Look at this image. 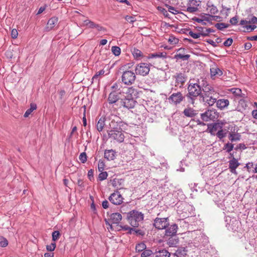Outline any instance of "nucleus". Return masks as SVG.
<instances>
[{"mask_svg":"<svg viewBox=\"0 0 257 257\" xmlns=\"http://www.w3.org/2000/svg\"><path fill=\"white\" fill-rule=\"evenodd\" d=\"M108 125H106L107 132L109 138L121 143L124 141V136L121 126L124 124L120 118L116 115H111L109 118Z\"/></svg>","mask_w":257,"mask_h":257,"instance_id":"nucleus-1","label":"nucleus"},{"mask_svg":"<svg viewBox=\"0 0 257 257\" xmlns=\"http://www.w3.org/2000/svg\"><path fill=\"white\" fill-rule=\"evenodd\" d=\"M144 214L139 211L132 210L127 214V220L133 227H138L144 220Z\"/></svg>","mask_w":257,"mask_h":257,"instance_id":"nucleus-2","label":"nucleus"},{"mask_svg":"<svg viewBox=\"0 0 257 257\" xmlns=\"http://www.w3.org/2000/svg\"><path fill=\"white\" fill-rule=\"evenodd\" d=\"M187 89L188 91L187 96L191 99L190 102L193 104L194 99L201 94V88L196 83H190Z\"/></svg>","mask_w":257,"mask_h":257,"instance_id":"nucleus-3","label":"nucleus"},{"mask_svg":"<svg viewBox=\"0 0 257 257\" xmlns=\"http://www.w3.org/2000/svg\"><path fill=\"white\" fill-rule=\"evenodd\" d=\"M121 219L122 216L121 214L119 213H113L110 214L109 216V220L106 219H105L104 220L105 224L107 225L106 227L107 229L109 231L115 230L114 226L112 224H118Z\"/></svg>","mask_w":257,"mask_h":257,"instance_id":"nucleus-4","label":"nucleus"},{"mask_svg":"<svg viewBox=\"0 0 257 257\" xmlns=\"http://www.w3.org/2000/svg\"><path fill=\"white\" fill-rule=\"evenodd\" d=\"M136 78L135 73L131 70H126L123 72L121 76V81L125 85L133 84Z\"/></svg>","mask_w":257,"mask_h":257,"instance_id":"nucleus-5","label":"nucleus"},{"mask_svg":"<svg viewBox=\"0 0 257 257\" xmlns=\"http://www.w3.org/2000/svg\"><path fill=\"white\" fill-rule=\"evenodd\" d=\"M150 64L141 63L136 65L135 68L136 73L142 76L147 75L150 70Z\"/></svg>","mask_w":257,"mask_h":257,"instance_id":"nucleus-6","label":"nucleus"},{"mask_svg":"<svg viewBox=\"0 0 257 257\" xmlns=\"http://www.w3.org/2000/svg\"><path fill=\"white\" fill-rule=\"evenodd\" d=\"M225 222L226 223V227L228 229L233 231H237L240 224V222L235 218H231L229 216L226 217Z\"/></svg>","mask_w":257,"mask_h":257,"instance_id":"nucleus-7","label":"nucleus"},{"mask_svg":"<svg viewBox=\"0 0 257 257\" xmlns=\"http://www.w3.org/2000/svg\"><path fill=\"white\" fill-rule=\"evenodd\" d=\"M233 127H234V126L233 124H228L225 125V124L223 126L221 127V129L219 130L218 132L215 135L217 138L219 139L220 141H222L224 138H225L227 134L231 128L232 129Z\"/></svg>","mask_w":257,"mask_h":257,"instance_id":"nucleus-8","label":"nucleus"},{"mask_svg":"<svg viewBox=\"0 0 257 257\" xmlns=\"http://www.w3.org/2000/svg\"><path fill=\"white\" fill-rule=\"evenodd\" d=\"M169 225V221L167 218H156L154 220V225L158 229L166 228Z\"/></svg>","mask_w":257,"mask_h":257,"instance_id":"nucleus-9","label":"nucleus"},{"mask_svg":"<svg viewBox=\"0 0 257 257\" xmlns=\"http://www.w3.org/2000/svg\"><path fill=\"white\" fill-rule=\"evenodd\" d=\"M123 197L118 191L112 193L109 197V200L114 205H119L123 202Z\"/></svg>","mask_w":257,"mask_h":257,"instance_id":"nucleus-10","label":"nucleus"},{"mask_svg":"<svg viewBox=\"0 0 257 257\" xmlns=\"http://www.w3.org/2000/svg\"><path fill=\"white\" fill-rule=\"evenodd\" d=\"M210 71V77L212 79L219 78L223 74L222 70H220L215 64H213L211 66Z\"/></svg>","mask_w":257,"mask_h":257,"instance_id":"nucleus-11","label":"nucleus"},{"mask_svg":"<svg viewBox=\"0 0 257 257\" xmlns=\"http://www.w3.org/2000/svg\"><path fill=\"white\" fill-rule=\"evenodd\" d=\"M224 124V123L222 121L213 123L212 124L208 125V129L209 130V132L211 135L215 136Z\"/></svg>","mask_w":257,"mask_h":257,"instance_id":"nucleus-12","label":"nucleus"},{"mask_svg":"<svg viewBox=\"0 0 257 257\" xmlns=\"http://www.w3.org/2000/svg\"><path fill=\"white\" fill-rule=\"evenodd\" d=\"M184 97L182 94L180 92L173 93L170 95L168 99L171 103L177 105L179 104L183 100Z\"/></svg>","mask_w":257,"mask_h":257,"instance_id":"nucleus-13","label":"nucleus"},{"mask_svg":"<svg viewBox=\"0 0 257 257\" xmlns=\"http://www.w3.org/2000/svg\"><path fill=\"white\" fill-rule=\"evenodd\" d=\"M239 165L240 163L237 159L232 158L228 161V169L230 172L233 174H237L236 169Z\"/></svg>","mask_w":257,"mask_h":257,"instance_id":"nucleus-14","label":"nucleus"},{"mask_svg":"<svg viewBox=\"0 0 257 257\" xmlns=\"http://www.w3.org/2000/svg\"><path fill=\"white\" fill-rule=\"evenodd\" d=\"M218 93L216 92L215 94L206 95V96L202 98L205 103L207 104L209 106H212L216 102L217 98H218Z\"/></svg>","mask_w":257,"mask_h":257,"instance_id":"nucleus-15","label":"nucleus"},{"mask_svg":"<svg viewBox=\"0 0 257 257\" xmlns=\"http://www.w3.org/2000/svg\"><path fill=\"white\" fill-rule=\"evenodd\" d=\"M200 2L197 0L190 1L187 4V11L190 13H194L198 10V7L200 5Z\"/></svg>","mask_w":257,"mask_h":257,"instance_id":"nucleus-16","label":"nucleus"},{"mask_svg":"<svg viewBox=\"0 0 257 257\" xmlns=\"http://www.w3.org/2000/svg\"><path fill=\"white\" fill-rule=\"evenodd\" d=\"M201 117L205 121L212 120L215 117V112L212 110H208L204 113L201 114Z\"/></svg>","mask_w":257,"mask_h":257,"instance_id":"nucleus-17","label":"nucleus"},{"mask_svg":"<svg viewBox=\"0 0 257 257\" xmlns=\"http://www.w3.org/2000/svg\"><path fill=\"white\" fill-rule=\"evenodd\" d=\"M233 128V131L231 128L230 130V132L228 135V139L231 143L239 141L241 139V135L235 132V127Z\"/></svg>","mask_w":257,"mask_h":257,"instance_id":"nucleus-18","label":"nucleus"},{"mask_svg":"<svg viewBox=\"0 0 257 257\" xmlns=\"http://www.w3.org/2000/svg\"><path fill=\"white\" fill-rule=\"evenodd\" d=\"M203 93L201 94V97L204 96L210 95L212 94H215L216 91L214 88L210 85H206L202 87Z\"/></svg>","mask_w":257,"mask_h":257,"instance_id":"nucleus-19","label":"nucleus"},{"mask_svg":"<svg viewBox=\"0 0 257 257\" xmlns=\"http://www.w3.org/2000/svg\"><path fill=\"white\" fill-rule=\"evenodd\" d=\"M136 101L133 99L125 98L122 101V105L127 109H131L135 107Z\"/></svg>","mask_w":257,"mask_h":257,"instance_id":"nucleus-20","label":"nucleus"},{"mask_svg":"<svg viewBox=\"0 0 257 257\" xmlns=\"http://www.w3.org/2000/svg\"><path fill=\"white\" fill-rule=\"evenodd\" d=\"M178 226L176 224L171 225L166 230L165 235L167 236H173L176 234L177 231Z\"/></svg>","mask_w":257,"mask_h":257,"instance_id":"nucleus-21","label":"nucleus"},{"mask_svg":"<svg viewBox=\"0 0 257 257\" xmlns=\"http://www.w3.org/2000/svg\"><path fill=\"white\" fill-rule=\"evenodd\" d=\"M58 19L57 17H52L48 20V22L46 27L47 31L51 30L58 23Z\"/></svg>","mask_w":257,"mask_h":257,"instance_id":"nucleus-22","label":"nucleus"},{"mask_svg":"<svg viewBox=\"0 0 257 257\" xmlns=\"http://www.w3.org/2000/svg\"><path fill=\"white\" fill-rule=\"evenodd\" d=\"M116 152L113 150H106L104 151V157L108 161L113 160L115 157Z\"/></svg>","mask_w":257,"mask_h":257,"instance_id":"nucleus-23","label":"nucleus"},{"mask_svg":"<svg viewBox=\"0 0 257 257\" xmlns=\"http://www.w3.org/2000/svg\"><path fill=\"white\" fill-rule=\"evenodd\" d=\"M200 18L204 21V22L207 23V22H210L212 20H217L220 18V17L203 14L201 15Z\"/></svg>","mask_w":257,"mask_h":257,"instance_id":"nucleus-24","label":"nucleus"},{"mask_svg":"<svg viewBox=\"0 0 257 257\" xmlns=\"http://www.w3.org/2000/svg\"><path fill=\"white\" fill-rule=\"evenodd\" d=\"M216 103L217 107L221 110L226 107L229 104L228 100L225 99H220L218 100H216Z\"/></svg>","mask_w":257,"mask_h":257,"instance_id":"nucleus-25","label":"nucleus"},{"mask_svg":"<svg viewBox=\"0 0 257 257\" xmlns=\"http://www.w3.org/2000/svg\"><path fill=\"white\" fill-rule=\"evenodd\" d=\"M187 251L185 247L181 246L178 248L174 253V255L177 257H184L187 254Z\"/></svg>","mask_w":257,"mask_h":257,"instance_id":"nucleus-26","label":"nucleus"},{"mask_svg":"<svg viewBox=\"0 0 257 257\" xmlns=\"http://www.w3.org/2000/svg\"><path fill=\"white\" fill-rule=\"evenodd\" d=\"M176 78V86L180 85V87L184 84V83L186 81V78L185 77L184 75L182 73L177 74L175 75Z\"/></svg>","mask_w":257,"mask_h":257,"instance_id":"nucleus-27","label":"nucleus"},{"mask_svg":"<svg viewBox=\"0 0 257 257\" xmlns=\"http://www.w3.org/2000/svg\"><path fill=\"white\" fill-rule=\"evenodd\" d=\"M156 257H170V253L165 249H156L155 250Z\"/></svg>","mask_w":257,"mask_h":257,"instance_id":"nucleus-28","label":"nucleus"},{"mask_svg":"<svg viewBox=\"0 0 257 257\" xmlns=\"http://www.w3.org/2000/svg\"><path fill=\"white\" fill-rule=\"evenodd\" d=\"M247 169L248 172L257 173V164L252 162H248L244 167Z\"/></svg>","mask_w":257,"mask_h":257,"instance_id":"nucleus-29","label":"nucleus"},{"mask_svg":"<svg viewBox=\"0 0 257 257\" xmlns=\"http://www.w3.org/2000/svg\"><path fill=\"white\" fill-rule=\"evenodd\" d=\"M232 93L235 97H244V94L242 93L241 90L238 88H231L228 90Z\"/></svg>","mask_w":257,"mask_h":257,"instance_id":"nucleus-30","label":"nucleus"},{"mask_svg":"<svg viewBox=\"0 0 257 257\" xmlns=\"http://www.w3.org/2000/svg\"><path fill=\"white\" fill-rule=\"evenodd\" d=\"M196 30L200 35L202 36H207L210 33L212 32L211 29H206L201 27H197Z\"/></svg>","mask_w":257,"mask_h":257,"instance_id":"nucleus-31","label":"nucleus"},{"mask_svg":"<svg viewBox=\"0 0 257 257\" xmlns=\"http://www.w3.org/2000/svg\"><path fill=\"white\" fill-rule=\"evenodd\" d=\"M118 99V95L115 92H111L108 96V101L109 103L112 104L115 103Z\"/></svg>","mask_w":257,"mask_h":257,"instance_id":"nucleus-32","label":"nucleus"},{"mask_svg":"<svg viewBox=\"0 0 257 257\" xmlns=\"http://www.w3.org/2000/svg\"><path fill=\"white\" fill-rule=\"evenodd\" d=\"M183 113L186 116L189 117H192L197 114L196 111L191 107L185 108Z\"/></svg>","mask_w":257,"mask_h":257,"instance_id":"nucleus-33","label":"nucleus"},{"mask_svg":"<svg viewBox=\"0 0 257 257\" xmlns=\"http://www.w3.org/2000/svg\"><path fill=\"white\" fill-rule=\"evenodd\" d=\"M132 54L134 58L137 60H141L144 57L142 51L136 48L132 50Z\"/></svg>","mask_w":257,"mask_h":257,"instance_id":"nucleus-34","label":"nucleus"},{"mask_svg":"<svg viewBox=\"0 0 257 257\" xmlns=\"http://www.w3.org/2000/svg\"><path fill=\"white\" fill-rule=\"evenodd\" d=\"M122 182L123 181L121 179H114L112 180V185L114 188H116L117 190H120L122 188L121 186Z\"/></svg>","mask_w":257,"mask_h":257,"instance_id":"nucleus-35","label":"nucleus"},{"mask_svg":"<svg viewBox=\"0 0 257 257\" xmlns=\"http://www.w3.org/2000/svg\"><path fill=\"white\" fill-rule=\"evenodd\" d=\"M207 10L210 13L209 15H215L218 13V9L216 7L212 5H210L209 3L207 4Z\"/></svg>","mask_w":257,"mask_h":257,"instance_id":"nucleus-36","label":"nucleus"},{"mask_svg":"<svg viewBox=\"0 0 257 257\" xmlns=\"http://www.w3.org/2000/svg\"><path fill=\"white\" fill-rule=\"evenodd\" d=\"M37 108V105L35 103H31L30 105V108L28 109L25 113H24V116L25 117H28L29 115Z\"/></svg>","mask_w":257,"mask_h":257,"instance_id":"nucleus-37","label":"nucleus"},{"mask_svg":"<svg viewBox=\"0 0 257 257\" xmlns=\"http://www.w3.org/2000/svg\"><path fill=\"white\" fill-rule=\"evenodd\" d=\"M166 56V54H164L163 53H153L149 54L147 57V59H150L156 58H165Z\"/></svg>","mask_w":257,"mask_h":257,"instance_id":"nucleus-38","label":"nucleus"},{"mask_svg":"<svg viewBox=\"0 0 257 257\" xmlns=\"http://www.w3.org/2000/svg\"><path fill=\"white\" fill-rule=\"evenodd\" d=\"M234 149V144L228 142L224 144L223 150L227 153H230Z\"/></svg>","mask_w":257,"mask_h":257,"instance_id":"nucleus-39","label":"nucleus"},{"mask_svg":"<svg viewBox=\"0 0 257 257\" xmlns=\"http://www.w3.org/2000/svg\"><path fill=\"white\" fill-rule=\"evenodd\" d=\"M105 125V123L104 119L102 118H100L99 119V120L96 124L97 130L99 132L102 131L104 128V126Z\"/></svg>","mask_w":257,"mask_h":257,"instance_id":"nucleus-40","label":"nucleus"},{"mask_svg":"<svg viewBox=\"0 0 257 257\" xmlns=\"http://www.w3.org/2000/svg\"><path fill=\"white\" fill-rule=\"evenodd\" d=\"M122 229H123L124 230H128L130 233H138L140 231V230H136L134 228H131L128 225H124V226H120Z\"/></svg>","mask_w":257,"mask_h":257,"instance_id":"nucleus-41","label":"nucleus"},{"mask_svg":"<svg viewBox=\"0 0 257 257\" xmlns=\"http://www.w3.org/2000/svg\"><path fill=\"white\" fill-rule=\"evenodd\" d=\"M111 52L116 56H118L120 54L121 50L119 47L112 46L111 47Z\"/></svg>","mask_w":257,"mask_h":257,"instance_id":"nucleus-42","label":"nucleus"},{"mask_svg":"<svg viewBox=\"0 0 257 257\" xmlns=\"http://www.w3.org/2000/svg\"><path fill=\"white\" fill-rule=\"evenodd\" d=\"M146 248V245L143 242H141V243L138 244L136 246V251L138 252L143 251Z\"/></svg>","mask_w":257,"mask_h":257,"instance_id":"nucleus-43","label":"nucleus"},{"mask_svg":"<svg viewBox=\"0 0 257 257\" xmlns=\"http://www.w3.org/2000/svg\"><path fill=\"white\" fill-rule=\"evenodd\" d=\"M215 202L218 207H219L223 210H225V209H226V207L225 204V200H223L222 201H221V200L216 201Z\"/></svg>","mask_w":257,"mask_h":257,"instance_id":"nucleus-44","label":"nucleus"},{"mask_svg":"<svg viewBox=\"0 0 257 257\" xmlns=\"http://www.w3.org/2000/svg\"><path fill=\"white\" fill-rule=\"evenodd\" d=\"M153 253L151 249H145L141 253V257H148Z\"/></svg>","mask_w":257,"mask_h":257,"instance_id":"nucleus-45","label":"nucleus"},{"mask_svg":"<svg viewBox=\"0 0 257 257\" xmlns=\"http://www.w3.org/2000/svg\"><path fill=\"white\" fill-rule=\"evenodd\" d=\"M222 9L220 11V13L223 16L226 18L228 16V13L230 11V9L224 6H222Z\"/></svg>","mask_w":257,"mask_h":257,"instance_id":"nucleus-46","label":"nucleus"},{"mask_svg":"<svg viewBox=\"0 0 257 257\" xmlns=\"http://www.w3.org/2000/svg\"><path fill=\"white\" fill-rule=\"evenodd\" d=\"M168 42L170 44L175 45L178 43L179 40L174 36L171 35L168 39Z\"/></svg>","mask_w":257,"mask_h":257,"instance_id":"nucleus-47","label":"nucleus"},{"mask_svg":"<svg viewBox=\"0 0 257 257\" xmlns=\"http://www.w3.org/2000/svg\"><path fill=\"white\" fill-rule=\"evenodd\" d=\"M190 55H183L182 54L179 53L175 55V58L177 59H180L183 60H187L190 58Z\"/></svg>","mask_w":257,"mask_h":257,"instance_id":"nucleus-48","label":"nucleus"},{"mask_svg":"<svg viewBox=\"0 0 257 257\" xmlns=\"http://www.w3.org/2000/svg\"><path fill=\"white\" fill-rule=\"evenodd\" d=\"M60 236V233L59 231H54L53 232L52 236V240L53 241H56L57 240Z\"/></svg>","mask_w":257,"mask_h":257,"instance_id":"nucleus-49","label":"nucleus"},{"mask_svg":"<svg viewBox=\"0 0 257 257\" xmlns=\"http://www.w3.org/2000/svg\"><path fill=\"white\" fill-rule=\"evenodd\" d=\"M107 176L108 174L106 172H100V173L98 175V179L100 181H103L107 178Z\"/></svg>","mask_w":257,"mask_h":257,"instance_id":"nucleus-50","label":"nucleus"},{"mask_svg":"<svg viewBox=\"0 0 257 257\" xmlns=\"http://www.w3.org/2000/svg\"><path fill=\"white\" fill-rule=\"evenodd\" d=\"M8 245V240L5 237H1L0 238V246L4 247L7 246Z\"/></svg>","mask_w":257,"mask_h":257,"instance_id":"nucleus-51","label":"nucleus"},{"mask_svg":"<svg viewBox=\"0 0 257 257\" xmlns=\"http://www.w3.org/2000/svg\"><path fill=\"white\" fill-rule=\"evenodd\" d=\"M79 160L82 163H84L87 161V156L85 152L81 153L79 157Z\"/></svg>","mask_w":257,"mask_h":257,"instance_id":"nucleus-52","label":"nucleus"},{"mask_svg":"<svg viewBox=\"0 0 257 257\" xmlns=\"http://www.w3.org/2000/svg\"><path fill=\"white\" fill-rule=\"evenodd\" d=\"M56 248V243L54 241L52 242L50 245H47L46 246L47 250L50 251H52L54 250Z\"/></svg>","mask_w":257,"mask_h":257,"instance_id":"nucleus-53","label":"nucleus"},{"mask_svg":"<svg viewBox=\"0 0 257 257\" xmlns=\"http://www.w3.org/2000/svg\"><path fill=\"white\" fill-rule=\"evenodd\" d=\"M105 164L103 161L99 160L98 163V170L99 172H102L104 169Z\"/></svg>","mask_w":257,"mask_h":257,"instance_id":"nucleus-54","label":"nucleus"},{"mask_svg":"<svg viewBox=\"0 0 257 257\" xmlns=\"http://www.w3.org/2000/svg\"><path fill=\"white\" fill-rule=\"evenodd\" d=\"M228 25L227 24H224V23H218L216 24L215 25V27L218 29V30H223L224 28H227Z\"/></svg>","mask_w":257,"mask_h":257,"instance_id":"nucleus-55","label":"nucleus"},{"mask_svg":"<svg viewBox=\"0 0 257 257\" xmlns=\"http://www.w3.org/2000/svg\"><path fill=\"white\" fill-rule=\"evenodd\" d=\"M166 6L168 8V10L170 13L173 14H177L179 13L178 11L176 10L175 8L168 5H166Z\"/></svg>","mask_w":257,"mask_h":257,"instance_id":"nucleus-56","label":"nucleus"},{"mask_svg":"<svg viewBox=\"0 0 257 257\" xmlns=\"http://www.w3.org/2000/svg\"><path fill=\"white\" fill-rule=\"evenodd\" d=\"M189 35L194 39H198L201 36L199 33H196L193 32L192 31H190L189 32Z\"/></svg>","mask_w":257,"mask_h":257,"instance_id":"nucleus-57","label":"nucleus"},{"mask_svg":"<svg viewBox=\"0 0 257 257\" xmlns=\"http://www.w3.org/2000/svg\"><path fill=\"white\" fill-rule=\"evenodd\" d=\"M233 40L231 38H228L223 43V45L226 47H229L232 44Z\"/></svg>","mask_w":257,"mask_h":257,"instance_id":"nucleus-58","label":"nucleus"},{"mask_svg":"<svg viewBox=\"0 0 257 257\" xmlns=\"http://www.w3.org/2000/svg\"><path fill=\"white\" fill-rule=\"evenodd\" d=\"M104 73V71L103 70H101L98 72H97L92 77V80H94L95 79H97L98 78V77L100 75H103Z\"/></svg>","mask_w":257,"mask_h":257,"instance_id":"nucleus-59","label":"nucleus"},{"mask_svg":"<svg viewBox=\"0 0 257 257\" xmlns=\"http://www.w3.org/2000/svg\"><path fill=\"white\" fill-rule=\"evenodd\" d=\"M193 20L198 23H201L203 25H206V23L204 22V21L201 18L195 17L193 18Z\"/></svg>","mask_w":257,"mask_h":257,"instance_id":"nucleus-60","label":"nucleus"},{"mask_svg":"<svg viewBox=\"0 0 257 257\" xmlns=\"http://www.w3.org/2000/svg\"><path fill=\"white\" fill-rule=\"evenodd\" d=\"M244 27L247 31H252L256 28L255 25H246Z\"/></svg>","mask_w":257,"mask_h":257,"instance_id":"nucleus-61","label":"nucleus"},{"mask_svg":"<svg viewBox=\"0 0 257 257\" xmlns=\"http://www.w3.org/2000/svg\"><path fill=\"white\" fill-rule=\"evenodd\" d=\"M248 23L256 24L257 23V18L255 16H252L250 19H249Z\"/></svg>","mask_w":257,"mask_h":257,"instance_id":"nucleus-62","label":"nucleus"},{"mask_svg":"<svg viewBox=\"0 0 257 257\" xmlns=\"http://www.w3.org/2000/svg\"><path fill=\"white\" fill-rule=\"evenodd\" d=\"M18 35V33L17 30L15 29H13L12 31V32H11L12 37L14 39H15L17 37Z\"/></svg>","mask_w":257,"mask_h":257,"instance_id":"nucleus-63","label":"nucleus"},{"mask_svg":"<svg viewBox=\"0 0 257 257\" xmlns=\"http://www.w3.org/2000/svg\"><path fill=\"white\" fill-rule=\"evenodd\" d=\"M88 177L90 181H92L93 179V170L92 169L88 171Z\"/></svg>","mask_w":257,"mask_h":257,"instance_id":"nucleus-64","label":"nucleus"}]
</instances>
